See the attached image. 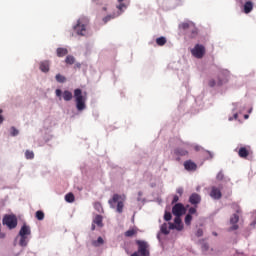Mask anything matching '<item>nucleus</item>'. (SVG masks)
<instances>
[{"label": "nucleus", "instance_id": "1a4fd4ad", "mask_svg": "<svg viewBox=\"0 0 256 256\" xmlns=\"http://www.w3.org/2000/svg\"><path fill=\"white\" fill-rule=\"evenodd\" d=\"M251 146H242L238 150V155L241 159H247V157L251 154Z\"/></svg>", "mask_w": 256, "mask_h": 256}, {"label": "nucleus", "instance_id": "f257e3e1", "mask_svg": "<svg viewBox=\"0 0 256 256\" xmlns=\"http://www.w3.org/2000/svg\"><path fill=\"white\" fill-rule=\"evenodd\" d=\"M125 199H127L125 195L114 194L108 203L112 209H116L117 213H123Z\"/></svg>", "mask_w": 256, "mask_h": 256}, {"label": "nucleus", "instance_id": "f03ea898", "mask_svg": "<svg viewBox=\"0 0 256 256\" xmlns=\"http://www.w3.org/2000/svg\"><path fill=\"white\" fill-rule=\"evenodd\" d=\"M89 26V18L83 16L77 20L76 25L73 26V30L76 34L81 37H85L87 35V27Z\"/></svg>", "mask_w": 256, "mask_h": 256}, {"label": "nucleus", "instance_id": "6e6552de", "mask_svg": "<svg viewBox=\"0 0 256 256\" xmlns=\"http://www.w3.org/2000/svg\"><path fill=\"white\" fill-rule=\"evenodd\" d=\"M185 211V206L182 203H177L172 208V213L175 217H181V215H184Z\"/></svg>", "mask_w": 256, "mask_h": 256}, {"label": "nucleus", "instance_id": "b1692460", "mask_svg": "<svg viewBox=\"0 0 256 256\" xmlns=\"http://www.w3.org/2000/svg\"><path fill=\"white\" fill-rule=\"evenodd\" d=\"M161 233H163L164 235H169V226L167 225V223L161 225Z\"/></svg>", "mask_w": 256, "mask_h": 256}, {"label": "nucleus", "instance_id": "ea45409f", "mask_svg": "<svg viewBox=\"0 0 256 256\" xmlns=\"http://www.w3.org/2000/svg\"><path fill=\"white\" fill-rule=\"evenodd\" d=\"M180 223H182L181 216H176L174 219V225H179Z\"/></svg>", "mask_w": 256, "mask_h": 256}, {"label": "nucleus", "instance_id": "4d7b16f0", "mask_svg": "<svg viewBox=\"0 0 256 256\" xmlns=\"http://www.w3.org/2000/svg\"><path fill=\"white\" fill-rule=\"evenodd\" d=\"M77 67H81V64H77Z\"/></svg>", "mask_w": 256, "mask_h": 256}, {"label": "nucleus", "instance_id": "412c9836", "mask_svg": "<svg viewBox=\"0 0 256 256\" xmlns=\"http://www.w3.org/2000/svg\"><path fill=\"white\" fill-rule=\"evenodd\" d=\"M138 229L137 228H131L128 231L125 232V237H133V235H137L138 233Z\"/></svg>", "mask_w": 256, "mask_h": 256}, {"label": "nucleus", "instance_id": "2f4dec72", "mask_svg": "<svg viewBox=\"0 0 256 256\" xmlns=\"http://www.w3.org/2000/svg\"><path fill=\"white\" fill-rule=\"evenodd\" d=\"M190 30H191V35H190L191 39H194V37H197V28H195L194 25H192Z\"/></svg>", "mask_w": 256, "mask_h": 256}, {"label": "nucleus", "instance_id": "a18cd8bd", "mask_svg": "<svg viewBox=\"0 0 256 256\" xmlns=\"http://www.w3.org/2000/svg\"><path fill=\"white\" fill-rule=\"evenodd\" d=\"M169 231L173 230V229H177V227L175 226L174 223H169Z\"/></svg>", "mask_w": 256, "mask_h": 256}, {"label": "nucleus", "instance_id": "20e7f679", "mask_svg": "<svg viewBox=\"0 0 256 256\" xmlns=\"http://www.w3.org/2000/svg\"><path fill=\"white\" fill-rule=\"evenodd\" d=\"M2 225H6L10 230L16 229L18 225L17 216L15 214H6L2 219Z\"/></svg>", "mask_w": 256, "mask_h": 256}, {"label": "nucleus", "instance_id": "c9c22d12", "mask_svg": "<svg viewBox=\"0 0 256 256\" xmlns=\"http://www.w3.org/2000/svg\"><path fill=\"white\" fill-rule=\"evenodd\" d=\"M12 137H17V135H19V130H17V128L15 127H11V131H10Z\"/></svg>", "mask_w": 256, "mask_h": 256}, {"label": "nucleus", "instance_id": "ddd939ff", "mask_svg": "<svg viewBox=\"0 0 256 256\" xmlns=\"http://www.w3.org/2000/svg\"><path fill=\"white\" fill-rule=\"evenodd\" d=\"M184 168L186 171H197V164L192 160H187L184 162Z\"/></svg>", "mask_w": 256, "mask_h": 256}, {"label": "nucleus", "instance_id": "f704fd0d", "mask_svg": "<svg viewBox=\"0 0 256 256\" xmlns=\"http://www.w3.org/2000/svg\"><path fill=\"white\" fill-rule=\"evenodd\" d=\"M104 240L102 237H98L97 241L93 242L94 247H99V245H103Z\"/></svg>", "mask_w": 256, "mask_h": 256}, {"label": "nucleus", "instance_id": "e433bc0d", "mask_svg": "<svg viewBox=\"0 0 256 256\" xmlns=\"http://www.w3.org/2000/svg\"><path fill=\"white\" fill-rule=\"evenodd\" d=\"M117 8L119 9L121 15V13H123V9H127V6L120 2V5H118Z\"/></svg>", "mask_w": 256, "mask_h": 256}, {"label": "nucleus", "instance_id": "dca6fc26", "mask_svg": "<svg viewBox=\"0 0 256 256\" xmlns=\"http://www.w3.org/2000/svg\"><path fill=\"white\" fill-rule=\"evenodd\" d=\"M175 155H178L180 157H185V155H189V151H187L184 148H176L174 150Z\"/></svg>", "mask_w": 256, "mask_h": 256}, {"label": "nucleus", "instance_id": "4be33fe9", "mask_svg": "<svg viewBox=\"0 0 256 256\" xmlns=\"http://www.w3.org/2000/svg\"><path fill=\"white\" fill-rule=\"evenodd\" d=\"M167 43V38L161 36L159 38L156 39V44L159 46V47H163V45H165Z\"/></svg>", "mask_w": 256, "mask_h": 256}, {"label": "nucleus", "instance_id": "cd10ccee", "mask_svg": "<svg viewBox=\"0 0 256 256\" xmlns=\"http://www.w3.org/2000/svg\"><path fill=\"white\" fill-rule=\"evenodd\" d=\"M65 63H67V65H73V63H75V57L71 55L67 56L65 59Z\"/></svg>", "mask_w": 256, "mask_h": 256}, {"label": "nucleus", "instance_id": "c756f323", "mask_svg": "<svg viewBox=\"0 0 256 256\" xmlns=\"http://www.w3.org/2000/svg\"><path fill=\"white\" fill-rule=\"evenodd\" d=\"M25 157L26 159H35V153L31 150H26Z\"/></svg>", "mask_w": 256, "mask_h": 256}, {"label": "nucleus", "instance_id": "13d9d810", "mask_svg": "<svg viewBox=\"0 0 256 256\" xmlns=\"http://www.w3.org/2000/svg\"><path fill=\"white\" fill-rule=\"evenodd\" d=\"M93 1H94V3H97L98 0H93Z\"/></svg>", "mask_w": 256, "mask_h": 256}, {"label": "nucleus", "instance_id": "5fc2aeb1", "mask_svg": "<svg viewBox=\"0 0 256 256\" xmlns=\"http://www.w3.org/2000/svg\"><path fill=\"white\" fill-rule=\"evenodd\" d=\"M123 1H125V0H118V3H123Z\"/></svg>", "mask_w": 256, "mask_h": 256}, {"label": "nucleus", "instance_id": "f8f14e48", "mask_svg": "<svg viewBox=\"0 0 256 256\" xmlns=\"http://www.w3.org/2000/svg\"><path fill=\"white\" fill-rule=\"evenodd\" d=\"M210 197H212V199H221V197H223V194L221 193V189L215 186L212 187L210 192Z\"/></svg>", "mask_w": 256, "mask_h": 256}, {"label": "nucleus", "instance_id": "7c9ffc66", "mask_svg": "<svg viewBox=\"0 0 256 256\" xmlns=\"http://www.w3.org/2000/svg\"><path fill=\"white\" fill-rule=\"evenodd\" d=\"M191 221H193V216H191V214H187L184 220L185 225H191Z\"/></svg>", "mask_w": 256, "mask_h": 256}, {"label": "nucleus", "instance_id": "79ce46f5", "mask_svg": "<svg viewBox=\"0 0 256 256\" xmlns=\"http://www.w3.org/2000/svg\"><path fill=\"white\" fill-rule=\"evenodd\" d=\"M196 237H203V229L199 228L197 231H196Z\"/></svg>", "mask_w": 256, "mask_h": 256}, {"label": "nucleus", "instance_id": "c85d7f7f", "mask_svg": "<svg viewBox=\"0 0 256 256\" xmlns=\"http://www.w3.org/2000/svg\"><path fill=\"white\" fill-rule=\"evenodd\" d=\"M56 81L58 83H65L67 81V78H65V76H63L61 74H57L56 75Z\"/></svg>", "mask_w": 256, "mask_h": 256}, {"label": "nucleus", "instance_id": "4c0bfd02", "mask_svg": "<svg viewBox=\"0 0 256 256\" xmlns=\"http://www.w3.org/2000/svg\"><path fill=\"white\" fill-rule=\"evenodd\" d=\"M172 215H171V212H165V214H164V219L166 220V221H171V219H172Z\"/></svg>", "mask_w": 256, "mask_h": 256}, {"label": "nucleus", "instance_id": "de8ad7c7", "mask_svg": "<svg viewBox=\"0 0 256 256\" xmlns=\"http://www.w3.org/2000/svg\"><path fill=\"white\" fill-rule=\"evenodd\" d=\"M176 193H178V195H180V197H181V195H183V188H178L176 190Z\"/></svg>", "mask_w": 256, "mask_h": 256}, {"label": "nucleus", "instance_id": "4468645a", "mask_svg": "<svg viewBox=\"0 0 256 256\" xmlns=\"http://www.w3.org/2000/svg\"><path fill=\"white\" fill-rule=\"evenodd\" d=\"M251 11H253V2H251V1L245 2L244 13H246V15H249V13H251Z\"/></svg>", "mask_w": 256, "mask_h": 256}, {"label": "nucleus", "instance_id": "2eb2a0df", "mask_svg": "<svg viewBox=\"0 0 256 256\" xmlns=\"http://www.w3.org/2000/svg\"><path fill=\"white\" fill-rule=\"evenodd\" d=\"M49 61H42L40 63V70L42 71V73H49Z\"/></svg>", "mask_w": 256, "mask_h": 256}, {"label": "nucleus", "instance_id": "864d4df0", "mask_svg": "<svg viewBox=\"0 0 256 256\" xmlns=\"http://www.w3.org/2000/svg\"><path fill=\"white\" fill-rule=\"evenodd\" d=\"M244 119H249V115H244Z\"/></svg>", "mask_w": 256, "mask_h": 256}, {"label": "nucleus", "instance_id": "bb28decb", "mask_svg": "<svg viewBox=\"0 0 256 256\" xmlns=\"http://www.w3.org/2000/svg\"><path fill=\"white\" fill-rule=\"evenodd\" d=\"M115 17H119V14L108 15L103 18V21L104 23H109V21H111V19H115Z\"/></svg>", "mask_w": 256, "mask_h": 256}, {"label": "nucleus", "instance_id": "39448f33", "mask_svg": "<svg viewBox=\"0 0 256 256\" xmlns=\"http://www.w3.org/2000/svg\"><path fill=\"white\" fill-rule=\"evenodd\" d=\"M74 97L76 101V107L78 111H83L85 109V97L83 91L79 88L74 90Z\"/></svg>", "mask_w": 256, "mask_h": 256}, {"label": "nucleus", "instance_id": "bf43d9fd", "mask_svg": "<svg viewBox=\"0 0 256 256\" xmlns=\"http://www.w3.org/2000/svg\"><path fill=\"white\" fill-rule=\"evenodd\" d=\"M221 75H223V73L219 74V77H221Z\"/></svg>", "mask_w": 256, "mask_h": 256}, {"label": "nucleus", "instance_id": "aec40b11", "mask_svg": "<svg viewBox=\"0 0 256 256\" xmlns=\"http://www.w3.org/2000/svg\"><path fill=\"white\" fill-rule=\"evenodd\" d=\"M56 53L57 57H65L69 53V50L67 48H57Z\"/></svg>", "mask_w": 256, "mask_h": 256}, {"label": "nucleus", "instance_id": "6e6d98bb", "mask_svg": "<svg viewBox=\"0 0 256 256\" xmlns=\"http://www.w3.org/2000/svg\"><path fill=\"white\" fill-rule=\"evenodd\" d=\"M213 235H215V237H217V233L216 232H214Z\"/></svg>", "mask_w": 256, "mask_h": 256}, {"label": "nucleus", "instance_id": "a19ab883", "mask_svg": "<svg viewBox=\"0 0 256 256\" xmlns=\"http://www.w3.org/2000/svg\"><path fill=\"white\" fill-rule=\"evenodd\" d=\"M175 227L177 231H183V222H181L180 224H175Z\"/></svg>", "mask_w": 256, "mask_h": 256}, {"label": "nucleus", "instance_id": "a211bd4d", "mask_svg": "<svg viewBox=\"0 0 256 256\" xmlns=\"http://www.w3.org/2000/svg\"><path fill=\"white\" fill-rule=\"evenodd\" d=\"M93 223L97 225V227H103V216L96 215L93 219Z\"/></svg>", "mask_w": 256, "mask_h": 256}, {"label": "nucleus", "instance_id": "49530a36", "mask_svg": "<svg viewBox=\"0 0 256 256\" xmlns=\"http://www.w3.org/2000/svg\"><path fill=\"white\" fill-rule=\"evenodd\" d=\"M178 201H179V196L174 195L173 200H172V204L177 203Z\"/></svg>", "mask_w": 256, "mask_h": 256}, {"label": "nucleus", "instance_id": "09e8293b", "mask_svg": "<svg viewBox=\"0 0 256 256\" xmlns=\"http://www.w3.org/2000/svg\"><path fill=\"white\" fill-rule=\"evenodd\" d=\"M203 251H208L209 250V244H204L202 245Z\"/></svg>", "mask_w": 256, "mask_h": 256}, {"label": "nucleus", "instance_id": "9b49d317", "mask_svg": "<svg viewBox=\"0 0 256 256\" xmlns=\"http://www.w3.org/2000/svg\"><path fill=\"white\" fill-rule=\"evenodd\" d=\"M189 203H191V205H194V207H197V205L201 203V195L197 193H192L189 197Z\"/></svg>", "mask_w": 256, "mask_h": 256}, {"label": "nucleus", "instance_id": "473e14b6", "mask_svg": "<svg viewBox=\"0 0 256 256\" xmlns=\"http://www.w3.org/2000/svg\"><path fill=\"white\" fill-rule=\"evenodd\" d=\"M94 209H96V211H98V213H102L103 206L99 202H96V203H94Z\"/></svg>", "mask_w": 256, "mask_h": 256}, {"label": "nucleus", "instance_id": "9d476101", "mask_svg": "<svg viewBox=\"0 0 256 256\" xmlns=\"http://www.w3.org/2000/svg\"><path fill=\"white\" fill-rule=\"evenodd\" d=\"M230 223L232 227L229 228V231H237V229H239V225H237V223H239V215L233 214L230 218Z\"/></svg>", "mask_w": 256, "mask_h": 256}, {"label": "nucleus", "instance_id": "58836bf2", "mask_svg": "<svg viewBox=\"0 0 256 256\" xmlns=\"http://www.w3.org/2000/svg\"><path fill=\"white\" fill-rule=\"evenodd\" d=\"M224 178L225 175L223 174V172H219L216 176L217 181H223Z\"/></svg>", "mask_w": 256, "mask_h": 256}, {"label": "nucleus", "instance_id": "6ab92c4d", "mask_svg": "<svg viewBox=\"0 0 256 256\" xmlns=\"http://www.w3.org/2000/svg\"><path fill=\"white\" fill-rule=\"evenodd\" d=\"M62 97H63L64 101H71V99H73V93L69 90H65L62 93Z\"/></svg>", "mask_w": 256, "mask_h": 256}, {"label": "nucleus", "instance_id": "393cba45", "mask_svg": "<svg viewBox=\"0 0 256 256\" xmlns=\"http://www.w3.org/2000/svg\"><path fill=\"white\" fill-rule=\"evenodd\" d=\"M180 27L184 31H187V29H190L191 27H193V23L184 22V23L180 24Z\"/></svg>", "mask_w": 256, "mask_h": 256}, {"label": "nucleus", "instance_id": "72a5a7b5", "mask_svg": "<svg viewBox=\"0 0 256 256\" xmlns=\"http://www.w3.org/2000/svg\"><path fill=\"white\" fill-rule=\"evenodd\" d=\"M188 215H190V216L197 215V206L190 207L188 210Z\"/></svg>", "mask_w": 256, "mask_h": 256}, {"label": "nucleus", "instance_id": "8fccbe9b", "mask_svg": "<svg viewBox=\"0 0 256 256\" xmlns=\"http://www.w3.org/2000/svg\"><path fill=\"white\" fill-rule=\"evenodd\" d=\"M0 239H5V233L1 232V223H0Z\"/></svg>", "mask_w": 256, "mask_h": 256}, {"label": "nucleus", "instance_id": "3c124183", "mask_svg": "<svg viewBox=\"0 0 256 256\" xmlns=\"http://www.w3.org/2000/svg\"><path fill=\"white\" fill-rule=\"evenodd\" d=\"M91 231H95V223L92 222Z\"/></svg>", "mask_w": 256, "mask_h": 256}, {"label": "nucleus", "instance_id": "f3484780", "mask_svg": "<svg viewBox=\"0 0 256 256\" xmlns=\"http://www.w3.org/2000/svg\"><path fill=\"white\" fill-rule=\"evenodd\" d=\"M223 83H225V79L219 78L217 82H215V80L211 79V80H209L208 85H209V87H215L216 85L221 86V85H223Z\"/></svg>", "mask_w": 256, "mask_h": 256}, {"label": "nucleus", "instance_id": "7ed1b4c3", "mask_svg": "<svg viewBox=\"0 0 256 256\" xmlns=\"http://www.w3.org/2000/svg\"><path fill=\"white\" fill-rule=\"evenodd\" d=\"M28 235H31V227L27 226V224H24L19 231L20 247H27V244L29 243Z\"/></svg>", "mask_w": 256, "mask_h": 256}, {"label": "nucleus", "instance_id": "5701e85b", "mask_svg": "<svg viewBox=\"0 0 256 256\" xmlns=\"http://www.w3.org/2000/svg\"><path fill=\"white\" fill-rule=\"evenodd\" d=\"M65 201L67 203H73L75 201V195L73 193H68L65 195Z\"/></svg>", "mask_w": 256, "mask_h": 256}, {"label": "nucleus", "instance_id": "0eeeda50", "mask_svg": "<svg viewBox=\"0 0 256 256\" xmlns=\"http://www.w3.org/2000/svg\"><path fill=\"white\" fill-rule=\"evenodd\" d=\"M193 57L196 59H203L205 55V46L201 44H196L195 47L191 50Z\"/></svg>", "mask_w": 256, "mask_h": 256}, {"label": "nucleus", "instance_id": "603ef678", "mask_svg": "<svg viewBox=\"0 0 256 256\" xmlns=\"http://www.w3.org/2000/svg\"><path fill=\"white\" fill-rule=\"evenodd\" d=\"M239 117L238 114H234V119H237Z\"/></svg>", "mask_w": 256, "mask_h": 256}, {"label": "nucleus", "instance_id": "c03bdc74", "mask_svg": "<svg viewBox=\"0 0 256 256\" xmlns=\"http://www.w3.org/2000/svg\"><path fill=\"white\" fill-rule=\"evenodd\" d=\"M55 93H56V96H57V97H61V95L63 94V92L61 91V89H56Z\"/></svg>", "mask_w": 256, "mask_h": 256}, {"label": "nucleus", "instance_id": "a878e982", "mask_svg": "<svg viewBox=\"0 0 256 256\" xmlns=\"http://www.w3.org/2000/svg\"><path fill=\"white\" fill-rule=\"evenodd\" d=\"M36 219H38V221H43V219H45V213L41 210H38L36 212Z\"/></svg>", "mask_w": 256, "mask_h": 256}, {"label": "nucleus", "instance_id": "37998d69", "mask_svg": "<svg viewBox=\"0 0 256 256\" xmlns=\"http://www.w3.org/2000/svg\"><path fill=\"white\" fill-rule=\"evenodd\" d=\"M5 121V118H3V109H0V125Z\"/></svg>", "mask_w": 256, "mask_h": 256}, {"label": "nucleus", "instance_id": "423d86ee", "mask_svg": "<svg viewBox=\"0 0 256 256\" xmlns=\"http://www.w3.org/2000/svg\"><path fill=\"white\" fill-rule=\"evenodd\" d=\"M136 245H138V252L141 256H149V244L143 240H136Z\"/></svg>", "mask_w": 256, "mask_h": 256}]
</instances>
